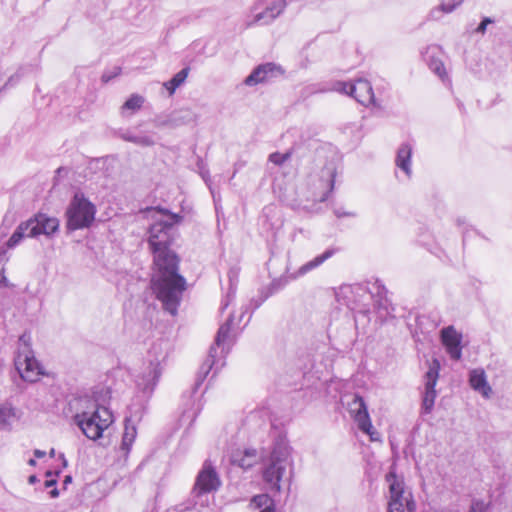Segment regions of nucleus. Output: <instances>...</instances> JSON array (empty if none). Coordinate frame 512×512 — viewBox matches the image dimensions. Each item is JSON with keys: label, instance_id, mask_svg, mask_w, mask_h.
Instances as JSON below:
<instances>
[{"label": "nucleus", "instance_id": "36", "mask_svg": "<svg viewBox=\"0 0 512 512\" xmlns=\"http://www.w3.org/2000/svg\"><path fill=\"white\" fill-rule=\"evenodd\" d=\"M59 494L58 490L55 488L50 492L51 497L55 498Z\"/></svg>", "mask_w": 512, "mask_h": 512}, {"label": "nucleus", "instance_id": "38", "mask_svg": "<svg viewBox=\"0 0 512 512\" xmlns=\"http://www.w3.org/2000/svg\"><path fill=\"white\" fill-rule=\"evenodd\" d=\"M71 482V476H66L64 483Z\"/></svg>", "mask_w": 512, "mask_h": 512}, {"label": "nucleus", "instance_id": "26", "mask_svg": "<svg viewBox=\"0 0 512 512\" xmlns=\"http://www.w3.org/2000/svg\"><path fill=\"white\" fill-rule=\"evenodd\" d=\"M291 155H292L291 151H288L284 154L279 153V152H274V153L270 154L269 161L275 165H281L285 161H287L291 157Z\"/></svg>", "mask_w": 512, "mask_h": 512}, {"label": "nucleus", "instance_id": "37", "mask_svg": "<svg viewBox=\"0 0 512 512\" xmlns=\"http://www.w3.org/2000/svg\"><path fill=\"white\" fill-rule=\"evenodd\" d=\"M28 463H29V465H31V466H35V465H36V461H35L34 459H30V460L28 461Z\"/></svg>", "mask_w": 512, "mask_h": 512}, {"label": "nucleus", "instance_id": "31", "mask_svg": "<svg viewBox=\"0 0 512 512\" xmlns=\"http://www.w3.org/2000/svg\"><path fill=\"white\" fill-rule=\"evenodd\" d=\"M463 0H458L456 4L448 5L446 3H442V10L445 12H451L456 5H459Z\"/></svg>", "mask_w": 512, "mask_h": 512}, {"label": "nucleus", "instance_id": "8", "mask_svg": "<svg viewBox=\"0 0 512 512\" xmlns=\"http://www.w3.org/2000/svg\"><path fill=\"white\" fill-rule=\"evenodd\" d=\"M341 90L364 106L376 105L373 89L367 80L358 79L354 83L343 82L340 83Z\"/></svg>", "mask_w": 512, "mask_h": 512}, {"label": "nucleus", "instance_id": "10", "mask_svg": "<svg viewBox=\"0 0 512 512\" xmlns=\"http://www.w3.org/2000/svg\"><path fill=\"white\" fill-rule=\"evenodd\" d=\"M440 363L434 359L425 375V392L423 396V408L426 413H430L436 399L435 386L439 378Z\"/></svg>", "mask_w": 512, "mask_h": 512}, {"label": "nucleus", "instance_id": "34", "mask_svg": "<svg viewBox=\"0 0 512 512\" xmlns=\"http://www.w3.org/2000/svg\"><path fill=\"white\" fill-rule=\"evenodd\" d=\"M34 455H35L37 458H42V457H44L45 452L40 451V450H35V451H34Z\"/></svg>", "mask_w": 512, "mask_h": 512}, {"label": "nucleus", "instance_id": "23", "mask_svg": "<svg viewBox=\"0 0 512 512\" xmlns=\"http://www.w3.org/2000/svg\"><path fill=\"white\" fill-rule=\"evenodd\" d=\"M137 435V431L135 426L125 424V430L122 437V449L126 452H129L135 438Z\"/></svg>", "mask_w": 512, "mask_h": 512}, {"label": "nucleus", "instance_id": "32", "mask_svg": "<svg viewBox=\"0 0 512 512\" xmlns=\"http://www.w3.org/2000/svg\"><path fill=\"white\" fill-rule=\"evenodd\" d=\"M491 23V20L489 18H485L478 26L477 31L484 32L486 30V26Z\"/></svg>", "mask_w": 512, "mask_h": 512}, {"label": "nucleus", "instance_id": "30", "mask_svg": "<svg viewBox=\"0 0 512 512\" xmlns=\"http://www.w3.org/2000/svg\"><path fill=\"white\" fill-rule=\"evenodd\" d=\"M158 211H159V212H161V213H163V214L170 215V216H171V218H172V219L174 220V222H176V223L180 222V221H181V219H182L180 215L170 213V212H168V211H167V210H165V209L158 208Z\"/></svg>", "mask_w": 512, "mask_h": 512}, {"label": "nucleus", "instance_id": "25", "mask_svg": "<svg viewBox=\"0 0 512 512\" xmlns=\"http://www.w3.org/2000/svg\"><path fill=\"white\" fill-rule=\"evenodd\" d=\"M430 68L442 80H446L448 78V74H447V71L445 69V66H444V64L440 60H436V59L431 60Z\"/></svg>", "mask_w": 512, "mask_h": 512}, {"label": "nucleus", "instance_id": "22", "mask_svg": "<svg viewBox=\"0 0 512 512\" xmlns=\"http://www.w3.org/2000/svg\"><path fill=\"white\" fill-rule=\"evenodd\" d=\"M335 254V250L334 249H329L327 251H325L323 254L315 257L313 260L307 262L306 264H304L300 271L302 273H306L316 267H318L319 265H321L324 261H326L327 259H329L330 257H332L333 255Z\"/></svg>", "mask_w": 512, "mask_h": 512}, {"label": "nucleus", "instance_id": "6", "mask_svg": "<svg viewBox=\"0 0 512 512\" xmlns=\"http://www.w3.org/2000/svg\"><path fill=\"white\" fill-rule=\"evenodd\" d=\"M287 453L282 449H274L269 458L268 465L262 472L263 479L268 488L274 492H280V482L286 469Z\"/></svg>", "mask_w": 512, "mask_h": 512}, {"label": "nucleus", "instance_id": "15", "mask_svg": "<svg viewBox=\"0 0 512 512\" xmlns=\"http://www.w3.org/2000/svg\"><path fill=\"white\" fill-rule=\"evenodd\" d=\"M257 462V451L255 449H237L232 453L231 463L243 469L253 467Z\"/></svg>", "mask_w": 512, "mask_h": 512}, {"label": "nucleus", "instance_id": "1", "mask_svg": "<svg viewBox=\"0 0 512 512\" xmlns=\"http://www.w3.org/2000/svg\"><path fill=\"white\" fill-rule=\"evenodd\" d=\"M152 254L151 289L164 310L176 315L187 289L186 279L179 273L180 257L171 249Z\"/></svg>", "mask_w": 512, "mask_h": 512}, {"label": "nucleus", "instance_id": "33", "mask_svg": "<svg viewBox=\"0 0 512 512\" xmlns=\"http://www.w3.org/2000/svg\"><path fill=\"white\" fill-rule=\"evenodd\" d=\"M56 484V480L55 479H50V480H46L45 481V486L46 487H51V486H54Z\"/></svg>", "mask_w": 512, "mask_h": 512}, {"label": "nucleus", "instance_id": "14", "mask_svg": "<svg viewBox=\"0 0 512 512\" xmlns=\"http://www.w3.org/2000/svg\"><path fill=\"white\" fill-rule=\"evenodd\" d=\"M275 72H280V67L273 63H266L257 66L252 73L246 77L244 83L247 86H254L269 80Z\"/></svg>", "mask_w": 512, "mask_h": 512}, {"label": "nucleus", "instance_id": "19", "mask_svg": "<svg viewBox=\"0 0 512 512\" xmlns=\"http://www.w3.org/2000/svg\"><path fill=\"white\" fill-rule=\"evenodd\" d=\"M251 504L256 508H262L261 512H276L274 500L267 494L255 495Z\"/></svg>", "mask_w": 512, "mask_h": 512}, {"label": "nucleus", "instance_id": "7", "mask_svg": "<svg viewBox=\"0 0 512 512\" xmlns=\"http://www.w3.org/2000/svg\"><path fill=\"white\" fill-rule=\"evenodd\" d=\"M172 224L158 222L149 229L148 244L152 253L169 250L173 243Z\"/></svg>", "mask_w": 512, "mask_h": 512}, {"label": "nucleus", "instance_id": "13", "mask_svg": "<svg viewBox=\"0 0 512 512\" xmlns=\"http://www.w3.org/2000/svg\"><path fill=\"white\" fill-rule=\"evenodd\" d=\"M220 485L216 471L210 464L205 463L203 469L198 474L195 487L201 493H208L216 490Z\"/></svg>", "mask_w": 512, "mask_h": 512}, {"label": "nucleus", "instance_id": "17", "mask_svg": "<svg viewBox=\"0 0 512 512\" xmlns=\"http://www.w3.org/2000/svg\"><path fill=\"white\" fill-rule=\"evenodd\" d=\"M286 7V1L280 0L277 2H274L269 7L265 9L264 12H261L255 16V19L253 22H250L247 24V27H251L255 23L261 21L264 17H268L270 20H274L276 17H278L282 11Z\"/></svg>", "mask_w": 512, "mask_h": 512}, {"label": "nucleus", "instance_id": "12", "mask_svg": "<svg viewBox=\"0 0 512 512\" xmlns=\"http://www.w3.org/2000/svg\"><path fill=\"white\" fill-rule=\"evenodd\" d=\"M28 221H33V224L30 226V231L27 233L29 237L40 234L50 235L59 228V220L57 218L49 217L43 213H38L33 219H29Z\"/></svg>", "mask_w": 512, "mask_h": 512}, {"label": "nucleus", "instance_id": "4", "mask_svg": "<svg viewBox=\"0 0 512 512\" xmlns=\"http://www.w3.org/2000/svg\"><path fill=\"white\" fill-rule=\"evenodd\" d=\"M95 212L91 202L82 194H75L66 212L67 227L77 230L90 226L94 221Z\"/></svg>", "mask_w": 512, "mask_h": 512}, {"label": "nucleus", "instance_id": "27", "mask_svg": "<svg viewBox=\"0 0 512 512\" xmlns=\"http://www.w3.org/2000/svg\"><path fill=\"white\" fill-rule=\"evenodd\" d=\"M490 502L485 503L480 500H473L469 512H487Z\"/></svg>", "mask_w": 512, "mask_h": 512}, {"label": "nucleus", "instance_id": "11", "mask_svg": "<svg viewBox=\"0 0 512 512\" xmlns=\"http://www.w3.org/2000/svg\"><path fill=\"white\" fill-rule=\"evenodd\" d=\"M441 342L447 353L454 360H460L462 356V335L453 326L445 327L440 333Z\"/></svg>", "mask_w": 512, "mask_h": 512}, {"label": "nucleus", "instance_id": "29", "mask_svg": "<svg viewBox=\"0 0 512 512\" xmlns=\"http://www.w3.org/2000/svg\"><path fill=\"white\" fill-rule=\"evenodd\" d=\"M13 415L12 410L7 407H0V423L6 424Z\"/></svg>", "mask_w": 512, "mask_h": 512}, {"label": "nucleus", "instance_id": "24", "mask_svg": "<svg viewBox=\"0 0 512 512\" xmlns=\"http://www.w3.org/2000/svg\"><path fill=\"white\" fill-rule=\"evenodd\" d=\"M143 98L139 95H132L127 101L124 103L123 108L136 111L139 110L143 104Z\"/></svg>", "mask_w": 512, "mask_h": 512}, {"label": "nucleus", "instance_id": "28", "mask_svg": "<svg viewBox=\"0 0 512 512\" xmlns=\"http://www.w3.org/2000/svg\"><path fill=\"white\" fill-rule=\"evenodd\" d=\"M230 332V327L228 325H223L219 328L217 336H216V343L218 345L225 342V340L228 338Z\"/></svg>", "mask_w": 512, "mask_h": 512}, {"label": "nucleus", "instance_id": "3", "mask_svg": "<svg viewBox=\"0 0 512 512\" xmlns=\"http://www.w3.org/2000/svg\"><path fill=\"white\" fill-rule=\"evenodd\" d=\"M113 414L103 406H98L93 413H79L75 421L82 432L91 440L102 437L103 432L113 423Z\"/></svg>", "mask_w": 512, "mask_h": 512}, {"label": "nucleus", "instance_id": "2", "mask_svg": "<svg viewBox=\"0 0 512 512\" xmlns=\"http://www.w3.org/2000/svg\"><path fill=\"white\" fill-rule=\"evenodd\" d=\"M385 480L389 489L388 512H414L416 504L403 477L398 476L395 469L391 468Z\"/></svg>", "mask_w": 512, "mask_h": 512}, {"label": "nucleus", "instance_id": "5", "mask_svg": "<svg viewBox=\"0 0 512 512\" xmlns=\"http://www.w3.org/2000/svg\"><path fill=\"white\" fill-rule=\"evenodd\" d=\"M15 367L25 381L36 382L44 374L43 367L34 356L31 347L23 342L15 357Z\"/></svg>", "mask_w": 512, "mask_h": 512}, {"label": "nucleus", "instance_id": "9", "mask_svg": "<svg viewBox=\"0 0 512 512\" xmlns=\"http://www.w3.org/2000/svg\"><path fill=\"white\" fill-rule=\"evenodd\" d=\"M350 413L354 421L358 424L359 429L369 435L372 441L376 440L375 434L377 433L373 429L363 397L355 395L351 403Z\"/></svg>", "mask_w": 512, "mask_h": 512}, {"label": "nucleus", "instance_id": "20", "mask_svg": "<svg viewBox=\"0 0 512 512\" xmlns=\"http://www.w3.org/2000/svg\"><path fill=\"white\" fill-rule=\"evenodd\" d=\"M32 224H33V221L22 222L17 227L15 232L11 235V237L9 238V240L7 242V246L9 248H13L14 246H16L22 240V238L24 237L25 232L28 231V230L30 231V226Z\"/></svg>", "mask_w": 512, "mask_h": 512}, {"label": "nucleus", "instance_id": "35", "mask_svg": "<svg viewBox=\"0 0 512 512\" xmlns=\"http://www.w3.org/2000/svg\"><path fill=\"white\" fill-rule=\"evenodd\" d=\"M28 482L30 484H34L37 482V477L35 475H31L29 478H28Z\"/></svg>", "mask_w": 512, "mask_h": 512}, {"label": "nucleus", "instance_id": "18", "mask_svg": "<svg viewBox=\"0 0 512 512\" xmlns=\"http://www.w3.org/2000/svg\"><path fill=\"white\" fill-rule=\"evenodd\" d=\"M411 148L403 145L399 148L396 158V165L406 174H410Z\"/></svg>", "mask_w": 512, "mask_h": 512}, {"label": "nucleus", "instance_id": "21", "mask_svg": "<svg viewBox=\"0 0 512 512\" xmlns=\"http://www.w3.org/2000/svg\"><path fill=\"white\" fill-rule=\"evenodd\" d=\"M189 68H183L179 71L171 80L164 84L165 88L169 91L170 95H172L175 90L186 80L189 74Z\"/></svg>", "mask_w": 512, "mask_h": 512}, {"label": "nucleus", "instance_id": "16", "mask_svg": "<svg viewBox=\"0 0 512 512\" xmlns=\"http://www.w3.org/2000/svg\"><path fill=\"white\" fill-rule=\"evenodd\" d=\"M469 382L471 387L488 398L492 392L491 387L487 383L486 375L483 369H474L470 372Z\"/></svg>", "mask_w": 512, "mask_h": 512}]
</instances>
